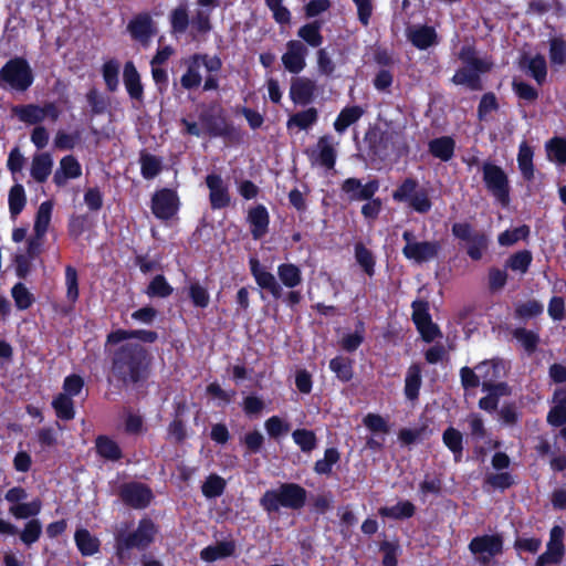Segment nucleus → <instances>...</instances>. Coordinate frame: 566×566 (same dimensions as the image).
Here are the masks:
<instances>
[{
	"mask_svg": "<svg viewBox=\"0 0 566 566\" xmlns=\"http://www.w3.org/2000/svg\"><path fill=\"white\" fill-rule=\"evenodd\" d=\"M408 38L415 46L424 50L436 43L437 34L431 27H417L408 31Z\"/></svg>",
	"mask_w": 566,
	"mask_h": 566,
	"instance_id": "32",
	"label": "nucleus"
},
{
	"mask_svg": "<svg viewBox=\"0 0 566 566\" xmlns=\"http://www.w3.org/2000/svg\"><path fill=\"white\" fill-rule=\"evenodd\" d=\"M483 179L493 196L502 203H506L509 200V185L504 171L495 165L486 164L483 167Z\"/></svg>",
	"mask_w": 566,
	"mask_h": 566,
	"instance_id": "12",
	"label": "nucleus"
},
{
	"mask_svg": "<svg viewBox=\"0 0 566 566\" xmlns=\"http://www.w3.org/2000/svg\"><path fill=\"white\" fill-rule=\"evenodd\" d=\"M392 196L397 201L408 202L418 212H426L431 208L427 191L419 188L418 182L411 178L406 179Z\"/></svg>",
	"mask_w": 566,
	"mask_h": 566,
	"instance_id": "11",
	"label": "nucleus"
},
{
	"mask_svg": "<svg viewBox=\"0 0 566 566\" xmlns=\"http://www.w3.org/2000/svg\"><path fill=\"white\" fill-rule=\"evenodd\" d=\"M528 71L534 80L541 85L545 82L547 75V65L545 57L537 54L528 60Z\"/></svg>",
	"mask_w": 566,
	"mask_h": 566,
	"instance_id": "62",
	"label": "nucleus"
},
{
	"mask_svg": "<svg viewBox=\"0 0 566 566\" xmlns=\"http://www.w3.org/2000/svg\"><path fill=\"white\" fill-rule=\"evenodd\" d=\"M277 275L282 284L289 289H294L302 282V273L297 265L293 263H282L277 266Z\"/></svg>",
	"mask_w": 566,
	"mask_h": 566,
	"instance_id": "38",
	"label": "nucleus"
},
{
	"mask_svg": "<svg viewBox=\"0 0 566 566\" xmlns=\"http://www.w3.org/2000/svg\"><path fill=\"white\" fill-rule=\"evenodd\" d=\"M488 237L483 232L476 233L471 241H468L467 253L473 261H480L484 250L488 248Z\"/></svg>",
	"mask_w": 566,
	"mask_h": 566,
	"instance_id": "59",
	"label": "nucleus"
},
{
	"mask_svg": "<svg viewBox=\"0 0 566 566\" xmlns=\"http://www.w3.org/2000/svg\"><path fill=\"white\" fill-rule=\"evenodd\" d=\"M32 83V70L23 57L9 60L0 70V87L24 92Z\"/></svg>",
	"mask_w": 566,
	"mask_h": 566,
	"instance_id": "7",
	"label": "nucleus"
},
{
	"mask_svg": "<svg viewBox=\"0 0 566 566\" xmlns=\"http://www.w3.org/2000/svg\"><path fill=\"white\" fill-rule=\"evenodd\" d=\"M264 428L270 438L279 439L290 432L291 423L279 416H272L265 420Z\"/></svg>",
	"mask_w": 566,
	"mask_h": 566,
	"instance_id": "53",
	"label": "nucleus"
},
{
	"mask_svg": "<svg viewBox=\"0 0 566 566\" xmlns=\"http://www.w3.org/2000/svg\"><path fill=\"white\" fill-rule=\"evenodd\" d=\"M533 261V255L530 250H521L513 253L505 263V266L511 269L512 271L521 272L525 274Z\"/></svg>",
	"mask_w": 566,
	"mask_h": 566,
	"instance_id": "46",
	"label": "nucleus"
},
{
	"mask_svg": "<svg viewBox=\"0 0 566 566\" xmlns=\"http://www.w3.org/2000/svg\"><path fill=\"white\" fill-rule=\"evenodd\" d=\"M12 112L21 122L30 125H35L44 119L42 108L34 104L15 106Z\"/></svg>",
	"mask_w": 566,
	"mask_h": 566,
	"instance_id": "40",
	"label": "nucleus"
},
{
	"mask_svg": "<svg viewBox=\"0 0 566 566\" xmlns=\"http://www.w3.org/2000/svg\"><path fill=\"white\" fill-rule=\"evenodd\" d=\"M227 483L218 474H210L201 486V492L207 499H216L223 494Z\"/></svg>",
	"mask_w": 566,
	"mask_h": 566,
	"instance_id": "47",
	"label": "nucleus"
},
{
	"mask_svg": "<svg viewBox=\"0 0 566 566\" xmlns=\"http://www.w3.org/2000/svg\"><path fill=\"white\" fill-rule=\"evenodd\" d=\"M340 460L339 451L332 447L324 451V458L319 459L314 464V471L321 475H329L333 467Z\"/></svg>",
	"mask_w": 566,
	"mask_h": 566,
	"instance_id": "45",
	"label": "nucleus"
},
{
	"mask_svg": "<svg viewBox=\"0 0 566 566\" xmlns=\"http://www.w3.org/2000/svg\"><path fill=\"white\" fill-rule=\"evenodd\" d=\"M512 337L528 355H533L541 343V337L537 332L524 327H516L513 329Z\"/></svg>",
	"mask_w": 566,
	"mask_h": 566,
	"instance_id": "30",
	"label": "nucleus"
},
{
	"mask_svg": "<svg viewBox=\"0 0 566 566\" xmlns=\"http://www.w3.org/2000/svg\"><path fill=\"white\" fill-rule=\"evenodd\" d=\"M474 369L480 373L482 379L481 390L486 392L480 398L478 406L481 410L493 413L497 411L500 399L512 395V387L503 380L511 369V364L502 357H492L476 364Z\"/></svg>",
	"mask_w": 566,
	"mask_h": 566,
	"instance_id": "2",
	"label": "nucleus"
},
{
	"mask_svg": "<svg viewBox=\"0 0 566 566\" xmlns=\"http://www.w3.org/2000/svg\"><path fill=\"white\" fill-rule=\"evenodd\" d=\"M52 408L56 417L63 421H70L75 418L74 401L69 395H56L52 400Z\"/></svg>",
	"mask_w": 566,
	"mask_h": 566,
	"instance_id": "36",
	"label": "nucleus"
},
{
	"mask_svg": "<svg viewBox=\"0 0 566 566\" xmlns=\"http://www.w3.org/2000/svg\"><path fill=\"white\" fill-rule=\"evenodd\" d=\"M400 551L401 548L398 538L380 542L379 552L382 553V565L398 566V555Z\"/></svg>",
	"mask_w": 566,
	"mask_h": 566,
	"instance_id": "49",
	"label": "nucleus"
},
{
	"mask_svg": "<svg viewBox=\"0 0 566 566\" xmlns=\"http://www.w3.org/2000/svg\"><path fill=\"white\" fill-rule=\"evenodd\" d=\"M42 509V502L40 499H34L28 503H20L11 505L9 513L18 520H27L36 516Z\"/></svg>",
	"mask_w": 566,
	"mask_h": 566,
	"instance_id": "43",
	"label": "nucleus"
},
{
	"mask_svg": "<svg viewBox=\"0 0 566 566\" xmlns=\"http://www.w3.org/2000/svg\"><path fill=\"white\" fill-rule=\"evenodd\" d=\"M11 295L14 300L15 307L20 311L30 308L34 303L33 294L21 282H18L12 286Z\"/></svg>",
	"mask_w": 566,
	"mask_h": 566,
	"instance_id": "50",
	"label": "nucleus"
},
{
	"mask_svg": "<svg viewBox=\"0 0 566 566\" xmlns=\"http://www.w3.org/2000/svg\"><path fill=\"white\" fill-rule=\"evenodd\" d=\"M297 35L313 48H317L323 43L319 25L316 22L303 25L298 30Z\"/></svg>",
	"mask_w": 566,
	"mask_h": 566,
	"instance_id": "60",
	"label": "nucleus"
},
{
	"mask_svg": "<svg viewBox=\"0 0 566 566\" xmlns=\"http://www.w3.org/2000/svg\"><path fill=\"white\" fill-rule=\"evenodd\" d=\"M124 84L132 98L142 99L143 97V85L140 83V76L133 64L127 62L124 67Z\"/></svg>",
	"mask_w": 566,
	"mask_h": 566,
	"instance_id": "31",
	"label": "nucleus"
},
{
	"mask_svg": "<svg viewBox=\"0 0 566 566\" xmlns=\"http://www.w3.org/2000/svg\"><path fill=\"white\" fill-rule=\"evenodd\" d=\"M429 150L434 157L448 161L453 156L454 142L447 136L436 138L429 143Z\"/></svg>",
	"mask_w": 566,
	"mask_h": 566,
	"instance_id": "39",
	"label": "nucleus"
},
{
	"mask_svg": "<svg viewBox=\"0 0 566 566\" xmlns=\"http://www.w3.org/2000/svg\"><path fill=\"white\" fill-rule=\"evenodd\" d=\"M468 547L481 566H492V559L503 554L504 538L500 533L478 535L470 541Z\"/></svg>",
	"mask_w": 566,
	"mask_h": 566,
	"instance_id": "8",
	"label": "nucleus"
},
{
	"mask_svg": "<svg viewBox=\"0 0 566 566\" xmlns=\"http://www.w3.org/2000/svg\"><path fill=\"white\" fill-rule=\"evenodd\" d=\"M241 443L245 447L248 454H258L262 451L264 437L259 430H252L241 438Z\"/></svg>",
	"mask_w": 566,
	"mask_h": 566,
	"instance_id": "61",
	"label": "nucleus"
},
{
	"mask_svg": "<svg viewBox=\"0 0 566 566\" xmlns=\"http://www.w3.org/2000/svg\"><path fill=\"white\" fill-rule=\"evenodd\" d=\"M316 91L314 81L307 77H294L291 82L290 96L295 104L306 105L313 99Z\"/></svg>",
	"mask_w": 566,
	"mask_h": 566,
	"instance_id": "20",
	"label": "nucleus"
},
{
	"mask_svg": "<svg viewBox=\"0 0 566 566\" xmlns=\"http://www.w3.org/2000/svg\"><path fill=\"white\" fill-rule=\"evenodd\" d=\"M200 122L205 125L207 132L214 137L234 138L238 136L235 128L229 125L224 118L211 113L200 114Z\"/></svg>",
	"mask_w": 566,
	"mask_h": 566,
	"instance_id": "19",
	"label": "nucleus"
},
{
	"mask_svg": "<svg viewBox=\"0 0 566 566\" xmlns=\"http://www.w3.org/2000/svg\"><path fill=\"white\" fill-rule=\"evenodd\" d=\"M547 156L559 165L566 164V140L560 137L552 138L546 144Z\"/></svg>",
	"mask_w": 566,
	"mask_h": 566,
	"instance_id": "58",
	"label": "nucleus"
},
{
	"mask_svg": "<svg viewBox=\"0 0 566 566\" xmlns=\"http://www.w3.org/2000/svg\"><path fill=\"white\" fill-rule=\"evenodd\" d=\"M549 61L553 67H559L566 63V41L562 38L551 39Z\"/></svg>",
	"mask_w": 566,
	"mask_h": 566,
	"instance_id": "54",
	"label": "nucleus"
},
{
	"mask_svg": "<svg viewBox=\"0 0 566 566\" xmlns=\"http://www.w3.org/2000/svg\"><path fill=\"white\" fill-rule=\"evenodd\" d=\"M249 265L256 284L261 289L269 291L274 298H280L282 296V287L275 276L266 271L256 258H250Z\"/></svg>",
	"mask_w": 566,
	"mask_h": 566,
	"instance_id": "16",
	"label": "nucleus"
},
{
	"mask_svg": "<svg viewBox=\"0 0 566 566\" xmlns=\"http://www.w3.org/2000/svg\"><path fill=\"white\" fill-rule=\"evenodd\" d=\"M201 66V54H195L188 62L187 72L181 76V86L186 90L198 87L201 83V74L199 72Z\"/></svg>",
	"mask_w": 566,
	"mask_h": 566,
	"instance_id": "33",
	"label": "nucleus"
},
{
	"mask_svg": "<svg viewBox=\"0 0 566 566\" xmlns=\"http://www.w3.org/2000/svg\"><path fill=\"white\" fill-rule=\"evenodd\" d=\"M440 249V243L437 241H422L407 243L402 249V253L407 259L421 263L434 259Z\"/></svg>",
	"mask_w": 566,
	"mask_h": 566,
	"instance_id": "18",
	"label": "nucleus"
},
{
	"mask_svg": "<svg viewBox=\"0 0 566 566\" xmlns=\"http://www.w3.org/2000/svg\"><path fill=\"white\" fill-rule=\"evenodd\" d=\"M415 513L416 506L408 500L399 501L396 505L392 506H381L378 509V514L381 517L392 520H408L412 517Z\"/></svg>",
	"mask_w": 566,
	"mask_h": 566,
	"instance_id": "28",
	"label": "nucleus"
},
{
	"mask_svg": "<svg viewBox=\"0 0 566 566\" xmlns=\"http://www.w3.org/2000/svg\"><path fill=\"white\" fill-rule=\"evenodd\" d=\"M307 491L294 482L280 483L276 489L266 490L259 500L260 506L268 515L277 514L280 510L300 511L306 504Z\"/></svg>",
	"mask_w": 566,
	"mask_h": 566,
	"instance_id": "5",
	"label": "nucleus"
},
{
	"mask_svg": "<svg viewBox=\"0 0 566 566\" xmlns=\"http://www.w3.org/2000/svg\"><path fill=\"white\" fill-rule=\"evenodd\" d=\"M306 55L305 44L297 40H291L286 44V52L282 55V63L290 73L298 74L306 66Z\"/></svg>",
	"mask_w": 566,
	"mask_h": 566,
	"instance_id": "14",
	"label": "nucleus"
},
{
	"mask_svg": "<svg viewBox=\"0 0 566 566\" xmlns=\"http://www.w3.org/2000/svg\"><path fill=\"white\" fill-rule=\"evenodd\" d=\"M363 115V111L358 106L343 109L334 123V128L338 133H343L348 126L357 122Z\"/></svg>",
	"mask_w": 566,
	"mask_h": 566,
	"instance_id": "52",
	"label": "nucleus"
},
{
	"mask_svg": "<svg viewBox=\"0 0 566 566\" xmlns=\"http://www.w3.org/2000/svg\"><path fill=\"white\" fill-rule=\"evenodd\" d=\"M459 56L464 63V66L455 72L452 82L457 85H464L471 91H481L483 86L480 73L488 72L491 67V63L484 59L478 57L471 46H463Z\"/></svg>",
	"mask_w": 566,
	"mask_h": 566,
	"instance_id": "6",
	"label": "nucleus"
},
{
	"mask_svg": "<svg viewBox=\"0 0 566 566\" xmlns=\"http://www.w3.org/2000/svg\"><path fill=\"white\" fill-rule=\"evenodd\" d=\"M292 438L302 452L310 453L317 447V438L313 430L295 429Z\"/></svg>",
	"mask_w": 566,
	"mask_h": 566,
	"instance_id": "48",
	"label": "nucleus"
},
{
	"mask_svg": "<svg viewBox=\"0 0 566 566\" xmlns=\"http://www.w3.org/2000/svg\"><path fill=\"white\" fill-rule=\"evenodd\" d=\"M74 542L83 557H91L101 551V541L87 528L80 527L74 533Z\"/></svg>",
	"mask_w": 566,
	"mask_h": 566,
	"instance_id": "22",
	"label": "nucleus"
},
{
	"mask_svg": "<svg viewBox=\"0 0 566 566\" xmlns=\"http://www.w3.org/2000/svg\"><path fill=\"white\" fill-rule=\"evenodd\" d=\"M42 534V524L38 518H31L25 524L23 530L19 533L20 541L27 545L31 546L36 543Z\"/></svg>",
	"mask_w": 566,
	"mask_h": 566,
	"instance_id": "51",
	"label": "nucleus"
},
{
	"mask_svg": "<svg viewBox=\"0 0 566 566\" xmlns=\"http://www.w3.org/2000/svg\"><path fill=\"white\" fill-rule=\"evenodd\" d=\"M307 491L294 482L280 483L276 489L266 490L259 500L260 506L268 515L277 514L280 510L300 511L306 504Z\"/></svg>",
	"mask_w": 566,
	"mask_h": 566,
	"instance_id": "4",
	"label": "nucleus"
},
{
	"mask_svg": "<svg viewBox=\"0 0 566 566\" xmlns=\"http://www.w3.org/2000/svg\"><path fill=\"white\" fill-rule=\"evenodd\" d=\"M412 308V322L421 335V338L426 343H431L436 338L441 337V331L439 326L432 322L431 314L429 312V303L424 300H415L411 303Z\"/></svg>",
	"mask_w": 566,
	"mask_h": 566,
	"instance_id": "9",
	"label": "nucleus"
},
{
	"mask_svg": "<svg viewBox=\"0 0 566 566\" xmlns=\"http://www.w3.org/2000/svg\"><path fill=\"white\" fill-rule=\"evenodd\" d=\"M188 297L191 304L197 307L205 310L210 304V294L206 286L201 285L199 281H193L188 286Z\"/></svg>",
	"mask_w": 566,
	"mask_h": 566,
	"instance_id": "42",
	"label": "nucleus"
},
{
	"mask_svg": "<svg viewBox=\"0 0 566 566\" xmlns=\"http://www.w3.org/2000/svg\"><path fill=\"white\" fill-rule=\"evenodd\" d=\"M354 250L356 262L368 276H374L376 261L373 252L369 249H367L361 242H357L355 244Z\"/></svg>",
	"mask_w": 566,
	"mask_h": 566,
	"instance_id": "41",
	"label": "nucleus"
},
{
	"mask_svg": "<svg viewBox=\"0 0 566 566\" xmlns=\"http://www.w3.org/2000/svg\"><path fill=\"white\" fill-rule=\"evenodd\" d=\"M329 369L342 382H349L354 377L353 360L348 357L336 356L329 360Z\"/></svg>",
	"mask_w": 566,
	"mask_h": 566,
	"instance_id": "35",
	"label": "nucleus"
},
{
	"mask_svg": "<svg viewBox=\"0 0 566 566\" xmlns=\"http://www.w3.org/2000/svg\"><path fill=\"white\" fill-rule=\"evenodd\" d=\"M442 441L444 446L453 453L454 461L459 462L463 452L462 433L453 427H448L442 433Z\"/></svg>",
	"mask_w": 566,
	"mask_h": 566,
	"instance_id": "37",
	"label": "nucleus"
},
{
	"mask_svg": "<svg viewBox=\"0 0 566 566\" xmlns=\"http://www.w3.org/2000/svg\"><path fill=\"white\" fill-rule=\"evenodd\" d=\"M65 285L66 298L70 303L74 304L78 300V274L77 270L72 265L65 266Z\"/></svg>",
	"mask_w": 566,
	"mask_h": 566,
	"instance_id": "56",
	"label": "nucleus"
},
{
	"mask_svg": "<svg viewBox=\"0 0 566 566\" xmlns=\"http://www.w3.org/2000/svg\"><path fill=\"white\" fill-rule=\"evenodd\" d=\"M153 356L138 343H125L109 352L108 382L114 379L122 387H139L151 374Z\"/></svg>",
	"mask_w": 566,
	"mask_h": 566,
	"instance_id": "1",
	"label": "nucleus"
},
{
	"mask_svg": "<svg viewBox=\"0 0 566 566\" xmlns=\"http://www.w3.org/2000/svg\"><path fill=\"white\" fill-rule=\"evenodd\" d=\"M234 541H221L216 545H209L200 552V558L207 563H212L218 559L227 558L235 553Z\"/></svg>",
	"mask_w": 566,
	"mask_h": 566,
	"instance_id": "26",
	"label": "nucleus"
},
{
	"mask_svg": "<svg viewBox=\"0 0 566 566\" xmlns=\"http://www.w3.org/2000/svg\"><path fill=\"white\" fill-rule=\"evenodd\" d=\"M82 175V167L77 159L65 156L60 160V167L55 170L53 181L59 187H64L70 179L78 178Z\"/></svg>",
	"mask_w": 566,
	"mask_h": 566,
	"instance_id": "21",
	"label": "nucleus"
},
{
	"mask_svg": "<svg viewBox=\"0 0 566 566\" xmlns=\"http://www.w3.org/2000/svg\"><path fill=\"white\" fill-rule=\"evenodd\" d=\"M544 313V305L535 300H528L526 302H521L514 307V318L518 321H527L532 318H536Z\"/></svg>",
	"mask_w": 566,
	"mask_h": 566,
	"instance_id": "34",
	"label": "nucleus"
},
{
	"mask_svg": "<svg viewBox=\"0 0 566 566\" xmlns=\"http://www.w3.org/2000/svg\"><path fill=\"white\" fill-rule=\"evenodd\" d=\"M422 369L417 363L411 364L406 373L403 392L409 401L418 400L422 386Z\"/></svg>",
	"mask_w": 566,
	"mask_h": 566,
	"instance_id": "25",
	"label": "nucleus"
},
{
	"mask_svg": "<svg viewBox=\"0 0 566 566\" xmlns=\"http://www.w3.org/2000/svg\"><path fill=\"white\" fill-rule=\"evenodd\" d=\"M178 207V196L170 189H161L153 197V212H176Z\"/></svg>",
	"mask_w": 566,
	"mask_h": 566,
	"instance_id": "27",
	"label": "nucleus"
},
{
	"mask_svg": "<svg viewBox=\"0 0 566 566\" xmlns=\"http://www.w3.org/2000/svg\"><path fill=\"white\" fill-rule=\"evenodd\" d=\"M379 185L377 180H370L363 184L359 179L348 178L342 185V190L349 200L365 201L371 199L378 190Z\"/></svg>",
	"mask_w": 566,
	"mask_h": 566,
	"instance_id": "17",
	"label": "nucleus"
},
{
	"mask_svg": "<svg viewBox=\"0 0 566 566\" xmlns=\"http://www.w3.org/2000/svg\"><path fill=\"white\" fill-rule=\"evenodd\" d=\"M530 234L527 226H520L511 230H505L499 234L497 241L502 247H511L520 240H525Z\"/></svg>",
	"mask_w": 566,
	"mask_h": 566,
	"instance_id": "57",
	"label": "nucleus"
},
{
	"mask_svg": "<svg viewBox=\"0 0 566 566\" xmlns=\"http://www.w3.org/2000/svg\"><path fill=\"white\" fill-rule=\"evenodd\" d=\"M132 38L144 46H147L150 39L156 34L155 23L149 13L137 14L127 25Z\"/></svg>",
	"mask_w": 566,
	"mask_h": 566,
	"instance_id": "15",
	"label": "nucleus"
},
{
	"mask_svg": "<svg viewBox=\"0 0 566 566\" xmlns=\"http://www.w3.org/2000/svg\"><path fill=\"white\" fill-rule=\"evenodd\" d=\"M168 439L176 444H181L188 437L186 422L182 418H174L167 427Z\"/></svg>",
	"mask_w": 566,
	"mask_h": 566,
	"instance_id": "64",
	"label": "nucleus"
},
{
	"mask_svg": "<svg viewBox=\"0 0 566 566\" xmlns=\"http://www.w3.org/2000/svg\"><path fill=\"white\" fill-rule=\"evenodd\" d=\"M95 451L98 457L111 462H117L124 457L119 444L106 434H99L95 438Z\"/></svg>",
	"mask_w": 566,
	"mask_h": 566,
	"instance_id": "24",
	"label": "nucleus"
},
{
	"mask_svg": "<svg viewBox=\"0 0 566 566\" xmlns=\"http://www.w3.org/2000/svg\"><path fill=\"white\" fill-rule=\"evenodd\" d=\"M336 145L337 142H335L332 136L325 135L319 137L316 145L312 149H308L307 153L313 163L332 169L336 161Z\"/></svg>",
	"mask_w": 566,
	"mask_h": 566,
	"instance_id": "13",
	"label": "nucleus"
},
{
	"mask_svg": "<svg viewBox=\"0 0 566 566\" xmlns=\"http://www.w3.org/2000/svg\"><path fill=\"white\" fill-rule=\"evenodd\" d=\"M206 184L210 190V200L213 209H223L229 203L228 189L218 175H208Z\"/></svg>",
	"mask_w": 566,
	"mask_h": 566,
	"instance_id": "23",
	"label": "nucleus"
},
{
	"mask_svg": "<svg viewBox=\"0 0 566 566\" xmlns=\"http://www.w3.org/2000/svg\"><path fill=\"white\" fill-rule=\"evenodd\" d=\"M118 496L126 506L135 510L148 507L154 500L153 490L137 481L122 483L118 488Z\"/></svg>",
	"mask_w": 566,
	"mask_h": 566,
	"instance_id": "10",
	"label": "nucleus"
},
{
	"mask_svg": "<svg viewBox=\"0 0 566 566\" xmlns=\"http://www.w3.org/2000/svg\"><path fill=\"white\" fill-rule=\"evenodd\" d=\"M251 227V234L254 240H260L268 232L270 219L269 214H248Z\"/></svg>",
	"mask_w": 566,
	"mask_h": 566,
	"instance_id": "63",
	"label": "nucleus"
},
{
	"mask_svg": "<svg viewBox=\"0 0 566 566\" xmlns=\"http://www.w3.org/2000/svg\"><path fill=\"white\" fill-rule=\"evenodd\" d=\"M128 528L129 525L125 523L114 533L115 557L120 564H126L130 559L133 549H148L159 532L156 523L147 516L138 521L136 530L129 532Z\"/></svg>",
	"mask_w": 566,
	"mask_h": 566,
	"instance_id": "3",
	"label": "nucleus"
},
{
	"mask_svg": "<svg viewBox=\"0 0 566 566\" xmlns=\"http://www.w3.org/2000/svg\"><path fill=\"white\" fill-rule=\"evenodd\" d=\"M517 163L524 178L531 179L534 175L533 150L525 143L521 144L518 149Z\"/></svg>",
	"mask_w": 566,
	"mask_h": 566,
	"instance_id": "55",
	"label": "nucleus"
},
{
	"mask_svg": "<svg viewBox=\"0 0 566 566\" xmlns=\"http://www.w3.org/2000/svg\"><path fill=\"white\" fill-rule=\"evenodd\" d=\"M174 292L172 286L168 283L167 279L163 274H157L147 285L145 293L149 297L166 298Z\"/></svg>",
	"mask_w": 566,
	"mask_h": 566,
	"instance_id": "44",
	"label": "nucleus"
},
{
	"mask_svg": "<svg viewBox=\"0 0 566 566\" xmlns=\"http://www.w3.org/2000/svg\"><path fill=\"white\" fill-rule=\"evenodd\" d=\"M53 167V159L50 154H36L32 159L31 176L38 182H44L50 176Z\"/></svg>",
	"mask_w": 566,
	"mask_h": 566,
	"instance_id": "29",
	"label": "nucleus"
}]
</instances>
